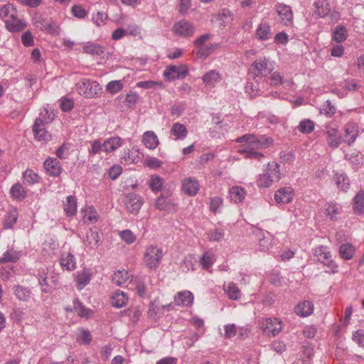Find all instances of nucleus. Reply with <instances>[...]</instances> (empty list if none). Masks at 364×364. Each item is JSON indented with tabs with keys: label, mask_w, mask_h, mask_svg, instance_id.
<instances>
[{
	"label": "nucleus",
	"mask_w": 364,
	"mask_h": 364,
	"mask_svg": "<svg viewBox=\"0 0 364 364\" xmlns=\"http://www.w3.org/2000/svg\"><path fill=\"white\" fill-rule=\"evenodd\" d=\"M237 142H246L245 144L238 150V153L244 154L246 159H253L261 161L264 158L262 153L255 151L256 149L268 147L272 144V139L265 136L257 137L254 134H245L237 139Z\"/></svg>",
	"instance_id": "nucleus-1"
},
{
	"label": "nucleus",
	"mask_w": 364,
	"mask_h": 364,
	"mask_svg": "<svg viewBox=\"0 0 364 364\" xmlns=\"http://www.w3.org/2000/svg\"><path fill=\"white\" fill-rule=\"evenodd\" d=\"M267 65L268 60L265 58L257 59L250 65L248 73L249 81L245 87L247 92L253 93L259 90V82L272 71V69L269 68Z\"/></svg>",
	"instance_id": "nucleus-2"
},
{
	"label": "nucleus",
	"mask_w": 364,
	"mask_h": 364,
	"mask_svg": "<svg viewBox=\"0 0 364 364\" xmlns=\"http://www.w3.org/2000/svg\"><path fill=\"white\" fill-rule=\"evenodd\" d=\"M282 178L280 166L275 161L269 162L257 178V185L260 188H269Z\"/></svg>",
	"instance_id": "nucleus-3"
},
{
	"label": "nucleus",
	"mask_w": 364,
	"mask_h": 364,
	"mask_svg": "<svg viewBox=\"0 0 364 364\" xmlns=\"http://www.w3.org/2000/svg\"><path fill=\"white\" fill-rule=\"evenodd\" d=\"M75 87L80 95L88 99L97 97L102 92V87L97 81L87 78L80 80Z\"/></svg>",
	"instance_id": "nucleus-4"
},
{
	"label": "nucleus",
	"mask_w": 364,
	"mask_h": 364,
	"mask_svg": "<svg viewBox=\"0 0 364 364\" xmlns=\"http://www.w3.org/2000/svg\"><path fill=\"white\" fill-rule=\"evenodd\" d=\"M46 114H48V118L43 113H41L42 118H37L33 125V132L35 138L38 141H47L50 140V134L46 130L45 122H50L54 119V114L49 113L47 109H45Z\"/></svg>",
	"instance_id": "nucleus-5"
},
{
	"label": "nucleus",
	"mask_w": 364,
	"mask_h": 364,
	"mask_svg": "<svg viewBox=\"0 0 364 364\" xmlns=\"http://www.w3.org/2000/svg\"><path fill=\"white\" fill-rule=\"evenodd\" d=\"M164 257V252L161 248L156 245H149L146 247L144 254V262L146 267L149 269H156Z\"/></svg>",
	"instance_id": "nucleus-6"
},
{
	"label": "nucleus",
	"mask_w": 364,
	"mask_h": 364,
	"mask_svg": "<svg viewBox=\"0 0 364 364\" xmlns=\"http://www.w3.org/2000/svg\"><path fill=\"white\" fill-rule=\"evenodd\" d=\"M314 254L317 260L328 268L326 271V272L329 274L338 272V265L332 259L331 254L327 247L321 245L316 247L314 250Z\"/></svg>",
	"instance_id": "nucleus-7"
},
{
	"label": "nucleus",
	"mask_w": 364,
	"mask_h": 364,
	"mask_svg": "<svg viewBox=\"0 0 364 364\" xmlns=\"http://www.w3.org/2000/svg\"><path fill=\"white\" fill-rule=\"evenodd\" d=\"M188 73V69L185 65H169L164 71V77L168 81H173L176 79H183Z\"/></svg>",
	"instance_id": "nucleus-8"
},
{
	"label": "nucleus",
	"mask_w": 364,
	"mask_h": 364,
	"mask_svg": "<svg viewBox=\"0 0 364 364\" xmlns=\"http://www.w3.org/2000/svg\"><path fill=\"white\" fill-rule=\"evenodd\" d=\"M275 7L281 23L284 26L291 25L294 16L291 7L283 3H278Z\"/></svg>",
	"instance_id": "nucleus-9"
},
{
	"label": "nucleus",
	"mask_w": 364,
	"mask_h": 364,
	"mask_svg": "<svg viewBox=\"0 0 364 364\" xmlns=\"http://www.w3.org/2000/svg\"><path fill=\"white\" fill-rule=\"evenodd\" d=\"M262 330L267 335L275 336L282 331V322L277 318H266L262 323Z\"/></svg>",
	"instance_id": "nucleus-10"
},
{
	"label": "nucleus",
	"mask_w": 364,
	"mask_h": 364,
	"mask_svg": "<svg viewBox=\"0 0 364 364\" xmlns=\"http://www.w3.org/2000/svg\"><path fill=\"white\" fill-rule=\"evenodd\" d=\"M200 187L198 181L193 177L185 178L181 183L182 191L188 196H196Z\"/></svg>",
	"instance_id": "nucleus-11"
},
{
	"label": "nucleus",
	"mask_w": 364,
	"mask_h": 364,
	"mask_svg": "<svg viewBox=\"0 0 364 364\" xmlns=\"http://www.w3.org/2000/svg\"><path fill=\"white\" fill-rule=\"evenodd\" d=\"M173 31L180 36L188 37L193 35L195 27L191 23L182 20L174 24Z\"/></svg>",
	"instance_id": "nucleus-12"
},
{
	"label": "nucleus",
	"mask_w": 364,
	"mask_h": 364,
	"mask_svg": "<svg viewBox=\"0 0 364 364\" xmlns=\"http://www.w3.org/2000/svg\"><path fill=\"white\" fill-rule=\"evenodd\" d=\"M294 196L291 187H283L278 189L274 194V199L278 205H284L290 203Z\"/></svg>",
	"instance_id": "nucleus-13"
},
{
	"label": "nucleus",
	"mask_w": 364,
	"mask_h": 364,
	"mask_svg": "<svg viewBox=\"0 0 364 364\" xmlns=\"http://www.w3.org/2000/svg\"><path fill=\"white\" fill-rule=\"evenodd\" d=\"M59 262L63 270L72 272L76 269V258L73 254L70 252H63L59 258Z\"/></svg>",
	"instance_id": "nucleus-14"
},
{
	"label": "nucleus",
	"mask_w": 364,
	"mask_h": 364,
	"mask_svg": "<svg viewBox=\"0 0 364 364\" xmlns=\"http://www.w3.org/2000/svg\"><path fill=\"white\" fill-rule=\"evenodd\" d=\"M253 232L257 238L259 250L262 252L269 250L272 240L270 234L261 229H256Z\"/></svg>",
	"instance_id": "nucleus-15"
},
{
	"label": "nucleus",
	"mask_w": 364,
	"mask_h": 364,
	"mask_svg": "<svg viewBox=\"0 0 364 364\" xmlns=\"http://www.w3.org/2000/svg\"><path fill=\"white\" fill-rule=\"evenodd\" d=\"M126 208L132 213H136L140 210L143 200L141 198L135 193H129L126 196Z\"/></svg>",
	"instance_id": "nucleus-16"
},
{
	"label": "nucleus",
	"mask_w": 364,
	"mask_h": 364,
	"mask_svg": "<svg viewBox=\"0 0 364 364\" xmlns=\"http://www.w3.org/2000/svg\"><path fill=\"white\" fill-rule=\"evenodd\" d=\"M326 140L328 144L333 149L338 148L342 142V137L338 129L331 126L326 127Z\"/></svg>",
	"instance_id": "nucleus-17"
},
{
	"label": "nucleus",
	"mask_w": 364,
	"mask_h": 364,
	"mask_svg": "<svg viewBox=\"0 0 364 364\" xmlns=\"http://www.w3.org/2000/svg\"><path fill=\"white\" fill-rule=\"evenodd\" d=\"M46 173L51 176H58L62 173V167L60 161L55 158L49 157L44 162Z\"/></svg>",
	"instance_id": "nucleus-18"
},
{
	"label": "nucleus",
	"mask_w": 364,
	"mask_h": 364,
	"mask_svg": "<svg viewBox=\"0 0 364 364\" xmlns=\"http://www.w3.org/2000/svg\"><path fill=\"white\" fill-rule=\"evenodd\" d=\"M194 296L190 291H179L174 296V303L178 306H189L192 305Z\"/></svg>",
	"instance_id": "nucleus-19"
},
{
	"label": "nucleus",
	"mask_w": 364,
	"mask_h": 364,
	"mask_svg": "<svg viewBox=\"0 0 364 364\" xmlns=\"http://www.w3.org/2000/svg\"><path fill=\"white\" fill-rule=\"evenodd\" d=\"M100 235L98 232L90 229L86 232V237L83 240L84 245L92 250H95L99 246Z\"/></svg>",
	"instance_id": "nucleus-20"
},
{
	"label": "nucleus",
	"mask_w": 364,
	"mask_h": 364,
	"mask_svg": "<svg viewBox=\"0 0 364 364\" xmlns=\"http://www.w3.org/2000/svg\"><path fill=\"white\" fill-rule=\"evenodd\" d=\"M344 131V141L348 145H351L358 136V126L354 123H348L345 126Z\"/></svg>",
	"instance_id": "nucleus-21"
},
{
	"label": "nucleus",
	"mask_w": 364,
	"mask_h": 364,
	"mask_svg": "<svg viewBox=\"0 0 364 364\" xmlns=\"http://www.w3.org/2000/svg\"><path fill=\"white\" fill-rule=\"evenodd\" d=\"M142 141L144 146L149 149H156L159 144L158 136L153 131L145 132L142 136Z\"/></svg>",
	"instance_id": "nucleus-22"
},
{
	"label": "nucleus",
	"mask_w": 364,
	"mask_h": 364,
	"mask_svg": "<svg viewBox=\"0 0 364 364\" xmlns=\"http://www.w3.org/2000/svg\"><path fill=\"white\" fill-rule=\"evenodd\" d=\"M92 278V274L88 269L78 271L75 275V282L78 289H82L87 285Z\"/></svg>",
	"instance_id": "nucleus-23"
},
{
	"label": "nucleus",
	"mask_w": 364,
	"mask_h": 364,
	"mask_svg": "<svg viewBox=\"0 0 364 364\" xmlns=\"http://www.w3.org/2000/svg\"><path fill=\"white\" fill-rule=\"evenodd\" d=\"M13 291L17 299L21 301H28L31 296L32 292L29 287L22 285H14Z\"/></svg>",
	"instance_id": "nucleus-24"
},
{
	"label": "nucleus",
	"mask_w": 364,
	"mask_h": 364,
	"mask_svg": "<svg viewBox=\"0 0 364 364\" xmlns=\"http://www.w3.org/2000/svg\"><path fill=\"white\" fill-rule=\"evenodd\" d=\"M123 140L119 136H113L104 141V151L107 154L112 153L122 146Z\"/></svg>",
	"instance_id": "nucleus-25"
},
{
	"label": "nucleus",
	"mask_w": 364,
	"mask_h": 364,
	"mask_svg": "<svg viewBox=\"0 0 364 364\" xmlns=\"http://www.w3.org/2000/svg\"><path fill=\"white\" fill-rule=\"evenodd\" d=\"M5 26L10 32L17 33L26 28V23L24 20L18 18L17 16H16V17L12 18L10 21H7Z\"/></svg>",
	"instance_id": "nucleus-26"
},
{
	"label": "nucleus",
	"mask_w": 364,
	"mask_h": 364,
	"mask_svg": "<svg viewBox=\"0 0 364 364\" xmlns=\"http://www.w3.org/2000/svg\"><path fill=\"white\" fill-rule=\"evenodd\" d=\"M17 16V11L11 4L4 5L0 9V18L6 23L7 21H10L12 18Z\"/></svg>",
	"instance_id": "nucleus-27"
},
{
	"label": "nucleus",
	"mask_w": 364,
	"mask_h": 364,
	"mask_svg": "<svg viewBox=\"0 0 364 364\" xmlns=\"http://www.w3.org/2000/svg\"><path fill=\"white\" fill-rule=\"evenodd\" d=\"M171 304L159 305L156 301L151 302L149 307V316L153 318L161 316L164 314L165 309L169 310Z\"/></svg>",
	"instance_id": "nucleus-28"
},
{
	"label": "nucleus",
	"mask_w": 364,
	"mask_h": 364,
	"mask_svg": "<svg viewBox=\"0 0 364 364\" xmlns=\"http://www.w3.org/2000/svg\"><path fill=\"white\" fill-rule=\"evenodd\" d=\"M314 311V304L310 301H304L295 307V313L302 317L311 315Z\"/></svg>",
	"instance_id": "nucleus-29"
},
{
	"label": "nucleus",
	"mask_w": 364,
	"mask_h": 364,
	"mask_svg": "<svg viewBox=\"0 0 364 364\" xmlns=\"http://www.w3.org/2000/svg\"><path fill=\"white\" fill-rule=\"evenodd\" d=\"M170 133L175 136L176 140H183L187 136L188 130L184 124L176 122L173 124Z\"/></svg>",
	"instance_id": "nucleus-30"
},
{
	"label": "nucleus",
	"mask_w": 364,
	"mask_h": 364,
	"mask_svg": "<svg viewBox=\"0 0 364 364\" xmlns=\"http://www.w3.org/2000/svg\"><path fill=\"white\" fill-rule=\"evenodd\" d=\"M203 82L208 86H215L217 83L220 82L222 77L221 74L215 70L207 72L203 76Z\"/></svg>",
	"instance_id": "nucleus-31"
},
{
	"label": "nucleus",
	"mask_w": 364,
	"mask_h": 364,
	"mask_svg": "<svg viewBox=\"0 0 364 364\" xmlns=\"http://www.w3.org/2000/svg\"><path fill=\"white\" fill-rule=\"evenodd\" d=\"M255 36L260 41H267L271 38L272 32L269 25L267 23H260L256 30Z\"/></svg>",
	"instance_id": "nucleus-32"
},
{
	"label": "nucleus",
	"mask_w": 364,
	"mask_h": 364,
	"mask_svg": "<svg viewBox=\"0 0 364 364\" xmlns=\"http://www.w3.org/2000/svg\"><path fill=\"white\" fill-rule=\"evenodd\" d=\"M128 296L120 290H117L112 296V304L117 308H122L127 304Z\"/></svg>",
	"instance_id": "nucleus-33"
},
{
	"label": "nucleus",
	"mask_w": 364,
	"mask_h": 364,
	"mask_svg": "<svg viewBox=\"0 0 364 364\" xmlns=\"http://www.w3.org/2000/svg\"><path fill=\"white\" fill-rule=\"evenodd\" d=\"M22 255L21 251L14 250L13 249L6 250L0 257V263L16 262Z\"/></svg>",
	"instance_id": "nucleus-34"
},
{
	"label": "nucleus",
	"mask_w": 364,
	"mask_h": 364,
	"mask_svg": "<svg viewBox=\"0 0 364 364\" xmlns=\"http://www.w3.org/2000/svg\"><path fill=\"white\" fill-rule=\"evenodd\" d=\"M64 210L68 216H73L77 211V199L74 196H68L64 202Z\"/></svg>",
	"instance_id": "nucleus-35"
},
{
	"label": "nucleus",
	"mask_w": 364,
	"mask_h": 364,
	"mask_svg": "<svg viewBox=\"0 0 364 364\" xmlns=\"http://www.w3.org/2000/svg\"><path fill=\"white\" fill-rule=\"evenodd\" d=\"M245 195V190L240 186H233L229 190L230 198L235 203H240L242 201Z\"/></svg>",
	"instance_id": "nucleus-36"
},
{
	"label": "nucleus",
	"mask_w": 364,
	"mask_h": 364,
	"mask_svg": "<svg viewBox=\"0 0 364 364\" xmlns=\"http://www.w3.org/2000/svg\"><path fill=\"white\" fill-rule=\"evenodd\" d=\"M314 5L316 12L320 17H325L331 11V6L328 0H317Z\"/></svg>",
	"instance_id": "nucleus-37"
},
{
	"label": "nucleus",
	"mask_w": 364,
	"mask_h": 364,
	"mask_svg": "<svg viewBox=\"0 0 364 364\" xmlns=\"http://www.w3.org/2000/svg\"><path fill=\"white\" fill-rule=\"evenodd\" d=\"M82 49L84 53L92 55H100L105 52V47L92 42L87 43Z\"/></svg>",
	"instance_id": "nucleus-38"
},
{
	"label": "nucleus",
	"mask_w": 364,
	"mask_h": 364,
	"mask_svg": "<svg viewBox=\"0 0 364 364\" xmlns=\"http://www.w3.org/2000/svg\"><path fill=\"white\" fill-rule=\"evenodd\" d=\"M81 213L84 223L93 224L97 221L98 214L93 207H87L82 209Z\"/></svg>",
	"instance_id": "nucleus-39"
},
{
	"label": "nucleus",
	"mask_w": 364,
	"mask_h": 364,
	"mask_svg": "<svg viewBox=\"0 0 364 364\" xmlns=\"http://www.w3.org/2000/svg\"><path fill=\"white\" fill-rule=\"evenodd\" d=\"M92 339V336L89 330L79 328L76 332V341L80 345H88Z\"/></svg>",
	"instance_id": "nucleus-40"
},
{
	"label": "nucleus",
	"mask_w": 364,
	"mask_h": 364,
	"mask_svg": "<svg viewBox=\"0 0 364 364\" xmlns=\"http://www.w3.org/2000/svg\"><path fill=\"white\" fill-rule=\"evenodd\" d=\"M10 193L13 198L23 200L27 196V192L20 183H15L10 189Z\"/></svg>",
	"instance_id": "nucleus-41"
},
{
	"label": "nucleus",
	"mask_w": 364,
	"mask_h": 364,
	"mask_svg": "<svg viewBox=\"0 0 364 364\" xmlns=\"http://www.w3.org/2000/svg\"><path fill=\"white\" fill-rule=\"evenodd\" d=\"M333 178L338 188L341 191H346L349 188V179L345 173H336Z\"/></svg>",
	"instance_id": "nucleus-42"
},
{
	"label": "nucleus",
	"mask_w": 364,
	"mask_h": 364,
	"mask_svg": "<svg viewBox=\"0 0 364 364\" xmlns=\"http://www.w3.org/2000/svg\"><path fill=\"white\" fill-rule=\"evenodd\" d=\"M353 209L355 213L362 214L364 212V191L360 190L354 198Z\"/></svg>",
	"instance_id": "nucleus-43"
},
{
	"label": "nucleus",
	"mask_w": 364,
	"mask_h": 364,
	"mask_svg": "<svg viewBox=\"0 0 364 364\" xmlns=\"http://www.w3.org/2000/svg\"><path fill=\"white\" fill-rule=\"evenodd\" d=\"M355 252V247L350 243L342 244L339 248L341 257L346 260L352 259Z\"/></svg>",
	"instance_id": "nucleus-44"
},
{
	"label": "nucleus",
	"mask_w": 364,
	"mask_h": 364,
	"mask_svg": "<svg viewBox=\"0 0 364 364\" xmlns=\"http://www.w3.org/2000/svg\"><path fill=\"white\" fill-rule=\"evenodd\" d=\"M224 290L230 299L237 300L240 297V289L233 282L224 284Z\"/></svg>",
	"instance_id": "nucleus-45"
},
{
	"label": "nucleus",
	"mask_w": 364,
	"mask_h": 364,
	"mask_svg": "<svg viewBox=\"0 0 364 364\" xmlns=\"http://www.w3.org/2000/svg\"><path fill=\"white\" fill-rule=\"evenodd\" d=\"M215 255L212 251H206L200 257V262L203 269H208L215 262Z\"/></svg>",
	"instance_id": "nucleus-46"
},
{
	"label": "nucleus",
	"mask_w": 364,
	"mask_h": 364,
	"mask_svg": "<svg viewBox=\"0 0 364 364\" xmlns=\"http://www.w3.org/2000/svg\"><path fill=\"white\" fill-rule=\"evenodd\" d=\"M23 182L29 186L39 181V176L31 169L26 170L23 173Z\"/></svg>",
	"instance_id": "nucleus-47"
},
{
	"label": "nucleus",
	"mask_w": 364,
	"mask_h": 364,
	"mask_svg": "<svg viewBox=\"0 0 364 364\" xmlns=\"http://www.w3.org/2000/svg\"><path fill=\"white\" fill-rule=\"evenodd\" d=\"M18 218V211L16 208L11 209L4 223V225L5 228H11L16 223Z\"/></svg>",
	"instance_id": "nucleus-48"
},
{
	"label": "nucleus",
	"mask_w": 364,
	"mask_h": 364,
	"mask_svg": "<svg viewBox=\"0 0 364 364\" xmlns=\"http://www.w3.org/2000/svg\"><path fill=\"white\" fill-rule=\"evenodd\" d=\"M271 85L272 86H278L287 83V85L291 84V81L289 80H284V76L282 73L275 71L271 75Z\"/></svg>",
	"instance_id": "nucleus-49"
},
{
	"label": "nucleus",
	"mask_w": 364,
	"mask_h": 364,
	"mask_svg": "<svg viewBox=\"0 0 364 364\" xmlns=\"http://www.w3.org/2000/svg\"><path fill=\"white\" fill-rule=\"evenodd\" d=\"M347 31L343 26H337L333 31V39L337 43H341L346 39Z\"/></svg>",
	"instance_id": "nucleus-50"
},
{
	"label": "nucleus",
	"mask_w": 364,
	"mask_h": 364,
	"mask_svg": "<svg viewBox=\"0 0 364 364\" xmlns=\"http://www.w3.org/2000/svg\"><path fill=\"white\" fill-rule=\"evenodd\" d=\"M163 183V179L159 175H153L151 176L149 181V187L152 191L159 192L161 190Z\"/></svg>",
	"instance_id": "nucleus-51"
},
{
	"label": "nucleus",
	"mask_w": 364,
	"mask_h": 364,
	"mask_svg": "<svg viewBox=\"0 0 364 364\" xmlns=\"http://www.w3.org/2000/svg\"><path fill=\"white\" fill-rule=\"evenodd\" d=\"M218 45L210 44L208 46H200L198 48V50L197 52V56L200 58H206L216 48H218Z\"/></svg>",
	"instance_id": "nucleus-52"
},
{
	"label": "nucleus",
	"mask_w": 364,
	"mask_h": 364,
	"mask_svg": "<svg viewBox=\"0 0 364 364\" xmlns=\"http://www.w3.org/2000/svg\"><path fill=\"white\" fill-rule=\"evenodd\" d=\"M129 277L127 272L117 271L112 276L113 282L118 286H122L126 283Z\"/></svg>",
	"instance_id": "nucleus-53"
},
{
	"label": "nucleus",
	"mask_w": 364,
	"mask_h": 364,
	"mask_svg": "<svg viewBox=\"0 0 364 364\" xmlns=\"http://www.w3.org/2000/svg\"><path fill=\"white\" fill-rule=\"evenodd\" d=\"M326 214L331 220H336L340 213L339 208L336 204L330 203L326 205Z\"/></svg>",
	"instance_id": "nucleus-54"
},
{
	"label": "nucleus",
	"mask_w": 364,
	"mask_h": 364,
	"mask_svg": "<svg viewBox=\"0 0 364 364\" xmlns=\"http://www.w3.org/2000/svg\"><path fill=\"white\" fill-rule=\"evenodd\" d=\"M314 129V123L310 119H304L301 121L299 126L298 129L302 133H311Z\"/></svg>",
	"instance_id": "nucleus-55"
},
{
	"label": "nucleus",
	"mask_w": 364,
	"mask_h": 364,
	"mask_svg": "<svg viewBox=\"0 0 364 364\" xmlns=\"http://www.w3.org/2000/svg\"><path fill=\"white\" fill-rule=\"evenodd\" d=\"M121 239L126 243L130 245L136 241V236L130 230H124L119 232Z\"/></svg>",
	"instance_id": "nucleus-56"
},
{
	"label": "nucleus",
	"mask_w": 364,
	"mask_h": 364,
	"mask_svg": "<svg viewBox=\"0 0 364 364\" xmlns=\"http://www.w3.org/2000/svg\"><path fill=\"white\" fill-rule=\"evenodd\" d=\"M225 236V232L220 229H215L208 233V238L211 242H220Z\"/></svg>",
	"instance_id": "nucleus-57"
},
{
	"label": "nucleus",
	"mask_w": 364,
	"mask_h": 364,
	"mask_svg": "<svg viewBox=\"0 0 364 364\" xmlns=\"http://www.w3.org/2000/svg\"><path fill=\"white\" fill-rule=\"evenodd\" d=\"M123 88V85L119 80H112L107 85V90L112 93L116 94Z\"/></svg>",
	"instance_id": "nucleus-58"
},
{
	"label": "nucleus",
	"mask_w": 364,
	"mask_h": 364,
	"mask_svg": "<svg viewBox=\"0 0 364 364\" xmlns=\"http://www.w3.org/2000/svg\"><path fill=\"white\" fill-rule=\"evenodd\" d=\"M73 308L80 316H87L89 315V310L82 305L78 299L74 300Z\"/></svg>",
	"instance_id": "nucleus-59"
},
{
	"label": "nucleus",
	"mask_w": 364,
	"mask_h": 364,
	"mask_svg": "<svg viewBox=\"0 0 364 364\" xmlns=\"http://www.w3.org/2000/svg\"><path fill=\"white\" fill-rule=\"evenodd\" d=\"M101 151H104V142L102 143L99 139L93 141L91 144V148L89 149L90 154L96 155L100 154Z\"/></svg>",
	"instance_id": "nucleus-60"
},
{
	"label": "nucleus",
	"mask_w": 364,
	"mask_h": 364,
	"mask_svg": "<svg viewBox=\"0 0 364 364\" xmlns=\"http://www.w3.org/2000/svg\"><path fill=\"white\" fill-rule=\"evenodd\" d=\"M72 14L77 18H84L87 15V11L80 5L73 6L71 9Z\"/></svg>",
	"instance_id": "nucleus-61"
},
{
	"label": "nucleus",
	"mask_w": 364,
	"mask_h": 364,
	"mask_svg": "<svg viewBox=\"0 0 364 364\" xmlns=\"http://www.w3.org/2000/svg\"><path fill=\"white\" fill-rule=\"evenodd\" d=\"M108 18V16L106 13L102 11H97L95 15L93 16L92 20L94 23L97 26H100L106 23V21Z\"/></svg>",
	"instance_id": "nucleus-62"
},
{
	"label": "nucleus",
	"mask_w": 364,
	"mask_h": 364,
	"mask_svg": "<svg viewBox=\"0 0 364 364\" xmlns=\"http://www.w3.org/2000/svg\"><path fill=\"white\" fill-rule=\"evenodd\" d=\"M193 259V257L191 255L186 256L183 258L181 264L182 271L187 272L190 269H193L194 264Z\"/></svg>",
	"instance_id": "nucleus-63"
},
{
	"label": "nucleus",
	"mask_w": 364,
	"mask_h": 364,
	"mask_svg": "<svg viewBox=\"0 0 364 364\" xmlns=\"http://www.w3.org/2000/svg\"><path fill=\"white\" fill-rule=\"evenodd\" d=\"M122 172V168L119 165L112 166L108 171V176L112 180L117 179Z\"/></svg>",
	"instance_id": "nucleus-64"
}]
</instances>
